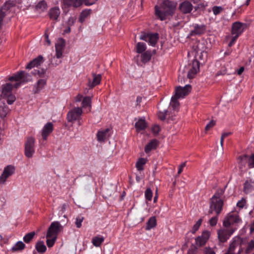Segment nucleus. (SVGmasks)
I'll return each mask as SVG.
<instances>
[{
	"label": "nucleus",
	"mask_w": 254,
	"mask_h": 254,
	"mask_svg": "<svg viewBox=\"0 0 254 254\" xmlns=\"http://www.w3.org/2000/svg\"><path fill=\"white\" fill-rule=\"evenodd\" d=\"M175 8L176 4L174 2L168 0H165L161 5V10L157 5L155 6V14L161 20H164L167 16L174 13Z\"/></svg>",
	"instance_id": "nucleus-1"
},
{
	"label": "nucleus",
	"mask_w": 254,
	"mask_h": 254,
	"mask_svg": "<svg viewBox=\"0 0 254 254\" xmlns=\"http://www.w3.org/2000/svg\"><path fill=\"white\" fill-rule=\"evenodd\" d=\"M8 79L11 81L14 80L15 81H20V82L16 83L14 85V87L18 88L20 85L21 83L29 81L31 80V76L28 73H25L23 71H20L17 72L13 76L9 77Z\"/></svg>",
	"instance_id": "nucleus-2"
},
{
	"label": "nucleus",
	"mask_w": 254,
	"mask_h": 254,
	"mask_svg": "<svg viewBox=\"0 0 254 254\" xmlns=\"http://www.w3.org/2000/svg\"><path fill=\"white\" fill-rule=\"evenodd\" d=\"M223 200H210L209 209L208 211V215H210L214 213L215 214L219 215L223 210Z\"/></svg>",
	"instance_id": "nucleus-3"
},
{
	"label": "nucleus",
	"mask_w": 254,
	"mask_h": 254,
	"mask_svg": "<svg viewBox=\"0 0 254 254\" xmlns=\"http://www.w3.org/2000/svg\"><path fill=\"white\" fill-rule=\"evenodd\" d=\"M243 243V240L239 237L235 238L230 244L227 254H235V251L237 249V254H241L243 252V249L242 248V244Z\"/></svg>",
	"instance_id": "nucleus-4"
},
{
	"label": "nucleus",
	"mask_w": 254,
	"mask_h": 254,
	"mask_svg": "<svg viewBox=\"0 0 254 254\" xmlns=\"http://www.w3.org/2000/svg\"><path fill=\"white\" fill-rule=\"evenodd\" d=\"M241 221V219L238 214L231 212L228 213L225 217L223 224L224 227H231V225L234 223H238Z\"/></svg>",
	"instance_id": "nucleus-5"
},
{
	"label": "nucleus",
	"mask_w": 254,
	"mask_h": 254,
	"mask_svg": "<svg viewBox=\"0 0 254 254\" xmlns=\"http://www.w3.org/2000/svg\"><path fill=\"white\" fill-rule=\"evenodd\" d=\"M63 230V226L58 221H55L51 223L47 233V238L56 236Z\"/></svg>",
	"instance_id": "nucleus-6"
},
{
	"label": "nucleus",
	"mask_w": 254,
	"mask_h": 254,
	"mask_svg": "<svg viewBox=\"0 0 254 254\" xmlns=\"http://www.w3.org/2000/svg\"><path fill=\"white\" fill-rule=\"evenodd\" d=\"M140 39L148 42L151 45L154 46L158 40V34L142 32Z\"/></svg>",
	"instance_id": "nucleus-7"
},
{
	"label": "nucleus",
	"mask_w": 254,
	"mask_h": 254,
	"mask_svg": "<svg viewBox=\"0 0 254 254\" xmlns=\"http://www.w3.org/2000/svg\"><path fill=\"white\" fill-rule=\"evenodd\" d=\"M225 228L218 231V238L222 243L225 242L235 230V228L231 227Z\"/></svg>",
	"instance_id": "nucleus-8"
},
{
	"label": "nucleus",
	"mask_w": 254,
	"mask_h": 254,
	"mask_svg": "<svg viewBox=\"0 0 254 254\" xmlns=\"http://www.w3.org/2000/svg\"><path fill=\"white\" fill-rule=\"evenodd\" d=\"M34 138L32 137H28L25 143V155L27 157H32L35 152Z\"/></svg>",
	"instance_id": "nucleus-9"
},
{
	"label": "nucleus",
	"mask_w": 254,
	"mask_h": 254,
	"mask_svg": "<svg viewBox=\"0 0 254 254\" xmlns=\"http://www.w3.org/2000/svg\"><path fill=\"white\" fill-rule=\"evenodd\" d=\"M210 236V233L208 231H204L201 235L195 239V244L197 247H201L204 246Z\"/></svg>",
	"instance_id": "nucleus-10"
},
{
	"label": "nucleus",
	"mask_w": 254,
	"mask_h": 254,
	"mask_svg": "<svg viewBox=\"0 0 254 254\" xmlns=\"http://www.w3.org/2000/svg\"><path fill=\"white\" fill-rule=\"evenodd\" d=\"M191 87L190 85L187 84L185 87L177 86L175 89V96L178 98H184L190 92Z\"/></svg>",
	"instance_id": "nucleus-11"
},
{
	"label": "nucleus",
	"mask_w": 254,
	"mask_h": 254,
	"mask_svg": "<svg viewBox=\"0 0 254 254\" xmlns=\"http://www.w3.org/2000/svg\"><path fill=\"white\" fill-rule=\"evenodd\" d=\"M82 114V110L81 108L77 107L69 111L67 115L68 122H72L78 120Z\"/></svg>",
	"instance_id": "nucleus-12"
},
{
	"label": "nucleus",
	"mask_w": 254,
	"mask_h": 254,
	"mask_svg": "<svg viewBox=\"0 0 254 254\" xmlns=\"http://www.w3.org/2000/svg\"><path fill=\"white\" fill-rule=\"evenodd\" d=\"M65 46V42L63 38L58 39L57 43L56 44V56L57 58L60 59L63 57V54Z\"/></svg>",
	"instance_id": "nucleus-13"
},
{
	"label": "nucleus",
	"mask_w": 254,
	"mask_h": 254,
	"mask_svg": "<svg viewBox=\"0 0 254 254\" xmlns=\"http://www.w3.org/2000/svg\"><path fill=\"white\" fill-rule=\"evenodd\" d=\"M14 167L11 165H8L4 168L2 174L0 176V184H4L6 179L14 173Z\"/></svg>",
	"instance_id": "nucleus-14"
},
{
	"label": "nucleus",
	"mask_w": 254,
	"mask_h": 254,
	"mask_svg": "<svg viewBox=\"0 0 254 254\" xmlns=\"http://www.w3.org/2000/svg\"><path fill=\"white\" fill-rule=\"evenodd\" d=\"M246 25L240 22L233 23L232 27V34L239 37L243 32Z\"/></svg>",
	"instance_id": "nucleus-15"
},
{
	"label": "nucleus",
	"mask_w": 254,
	"mask_h": 254,
	"mask_svg": "<svg viewBox=\"0 0 254 254\" xmlns=\"http://www.w3.org/2000/svg\"><path fill=\"white\" fill-rule=\"evenodd\" d=\"M199 70V63L197 60H193L192 62V66L191 68L188 71L187 77L189 79H192L194 78L195 75Z\"/></svg>",
	"instance_id": "nucleus-16"
},
{
	"label": "nucleus",
	"mask_w": 254,
	"mask_h": 254,
	"mask_svg": "<svg viewBox=\"0 0 254 254\" xmlns=\"http://www.w3.org/2000/svg\"><path fill=\"white\" fill-rule=\"evenodd\" d=\"M13 6L12 2L7 1L2 5L0 9V26L2 24L3 18L4 17L6 12Z\"/></svg>",
	"instance_id": "nucleus-17"
},
{
	"label": "nucleus",
	"mask_w": 254,
	"mask_h": 254,
	"mask_svg": "<svg viewBox=\"0 0 254 254\" xmlns=\"http://www.w3.org/2000/svg\"><path fill=\"white\" fill-rule=\"evenodd\" d=\"M205 30L206 26L205 25L195 24L194 26V29L190 32L189 36H193L202 35L205 32Z\"/></svg>",
	"instance_id": "nucleus-18"
},
{
	"label": "nucleus",
	"mask_w": 254,
	"mask_h": 254,
	"mask_svg": "<svg viewBox=\"0 0 254 254\" xmlns=\"http://www.w3.org/2000/svg\"><path fill=\"white\" fill-rule=\"evenodd\" d=\"M53 130V125L51 123H47L43 127L42 131V136L44 140H47L48 135Z\"/></svg>",
	"instance_id": "nucleus-19"
},
{
	"label": "nucleus",
	"mask_w": 254,
	"mask_h": 254,
	"mask_svg": "<svg viewBox=\"0 0 254 254\" xmlns=\"http://www.w3.org/2000/svg\"><path fill=\"white\" fill-rule=\"evenodd\" d=\"M93 80H89L88 85L90 88H92L95 86L99 84L101 82L102 76L101 74H96L95 73L92 74Z\"/></svg>",
	"instance_id": "nucleus-20"
},
{
	"label": "nucleus",
	"mask_w": 254,
	"mask_h": 254,
	"mask_svg": "<svg viewBox=\"0 0 254 254\" xmlns=\"http://www.w3.org/2000/svg\"><path fill=\"white\" fill-rule=\"evenodd\" d=\"M179 7L182 12L188 13L192 10L193 6L189 1H186L180 4Z\"/></svg>",
	"instance_id": "nucleus-21"
},
{
	"label": "nucleus",
	"mask_w": 254,
	"mask_h": 254,
	"mask_svg": "<svg viewBox=\"0 0 254 254\" xmlns=\"http://www.w3.org/2000/svg\"><path fill=\"white\" fill-rule=\"evenodd\" d=\"M13 86L11 83H6L2 85V92L1 97L3 98H6L7 95L11 94Z\"/></svg>",
	"instance_id": "nucleus-22"
},
{
	"label": "nucleus",
	"mask_w": 254,
	"mask_h": 254,
	"mask_svg": "<svg viewBox=\"0 0 254 254\" xmlns=\"http://www.w3.org/2000/svg\"><path fill=\"white\" fill-rule=\"evenodd\" d=\"M43 61V58L42 56H39L37 58L31 61L26 66V68L31 69L34 67L38 66L41 64Z\"/></svg>",
	"instance_id": "nucleus-23"
},
{
	"label": "nucleus",
	"mask_w": 254,
	"mask_h": 254,
	"mask_svg": "<svg viewBox=\"0 0 254 254\" xmlns=\"http://www.w3.org/2000/svg\"><path fill=\"white\" fill-rule=\"evenodd\" d=\"M109 128H106L104 130L99 131L97 134L98 140L100 142L104 141L109 136Z\"/></svg>",
	"instance_id": "nucleus-24"
},
{
	"label": "nucleus",
	"mask_w": 254,
	"mask_h": 254,
	"mask_svg": "<svg viewBox=\"0 0 254 254\" xmlns=\"http://www.w3.org/2000/svg\"><path fill=\"white\" fill-rule=\"evenodd\" d=\"M158 144V141L156 139H153L150 141L145 147V152L147 153H149L151 150L156 148Z\"/></svg>",
	"instance_id": "nucleus-25"
},
{
	"label": "nucleus",
	"mask_w": 254,
	"mask_h": 254,
	"mask_svg": "<svg viewBox=\"0 0 254 254\" xmlns=\"http://www.w3.org/2000/svg\"><path fill=\"white\" fill-rule=\"evenodd\" d=\"M147 127V123L144 119H140L135 124V127L137 131L145 129Z\"/></svg>",
	"instance_id": "nucleus-26"
},
{
	"label": "nucleus",
	"mask_w": 254,
	"mask_h": 254,
	"mask_svg": "<svg viewBox=\"0 0 254 254\" xmlns=\"http://www.w3.org/2000/svg\"><path fill=\"white\" fill-rule=\"evenodd\" d=\"M49 14L51 19L57 20L60 14V9L57 7H53L50 10Z\"/></svg>",
	"instance_id": "nucleus-27"
},
{
	"label": "nucleus",
	"mask_w": 254,
	"mask_h": 254,
	"mask_svg": "<svg viewBox=\"0 0 254 254\" xmlns=\"http://www.w3.org/2000/svg\"><path fill=\"white\" fill-rule=\"evenodd\" d=\"M254 184V182H252L251 180L246 181L244 184V192L246 194L251 192L254 189L253 186Z\"/></svg>",
	"instance_id": "nucleus-28"
},
{
	"label": "nucleus",
	"mask_w": 254,
	"mask_h": 254,
	"mask_svg": "<svg viewBox=\"0 0 254 254\" xmlns=\"http://www.w3.org/2000/svg\"><path fill=\"white\" fill-rule=\"evenodd\" d=\"M157 225V222L156 217L155 216L151 217L148 220L146 226V230H149L153 228H154Z\"/></svg>",
	"instance_id": "nucleus-29"
},
{
	"label": "nucleus",
	"mask_w": 254,
	"mask_h": 254,
	"mask_svg": "<svg viewBox=\"0 0 254 254\" xmlns=\"http://www.w3.org/2000/svg\"><path fill=\"white\" fill-rule=\"evenodd\" d=\"M159 109V111L158 113V117L160 120L164 121L166 119L168 112L167 109L165 108H163L162 106H160Z\"/></svg>",
	"instance_id": "nucleus-30"
},
{
	"label": "nucleus",
	"mask_w": 254,
	"mask_h": 254,
	"mask_svg": "<svg viewBox=\"0 0 254 254\" xmlns=\"http://www.w3.org/2000/svg\"><path fill=\"white\" fill-rule=\"evenodd\" d=\"M224 189H218L213 195V196L210 199V200H223L221 198V196H222L224 193Z\"/></svg>",
	"instance_id": "nucleus-31"
},
{
	"label": "nucleus",
	"mask_w": 254,
	"mask_h": 254,
	"mask_svg": "<svg viewBox=\"0 0 254 254\" xmlns=\"http://www.w3.org/2000/svg\"><path fill=\"white\" fill-rule=\"evenodd\" d=\"M25 248V245L21 241L17 242L14 246L11 248L13 252L21 251Z\"/></svg>",
	"instance_id": "nucleus-32"
},
{
	"label": "nucleus",
	"mask_w": 254,
	"mask_h": 254,
	"mask_svg": "<svg viewBox=\"0 0 254 254\" xmlns=\"http://www.w3.org/2000/svg\"><path fill=\"white\" fill-rule=\"evenodd\" d=\"M35 248L39 253H44L47 250L43 241L38 242L36 244Z\"/></svg>",
	"instance_id": "nucleus-33"
},
{
	"label": "nucleus",
	"mask_w": 254,
	"mask_h": 254,
	"mask_svg": "<svg viewBox=\"0 0 254 254\" xmlns=\"http://www.w3.org/2000/svg\"><path fill=\"white\" fill-rule=\"evenodd\" d=\"M46 80L44 79H41L38 81L36 84L35 85L36 90H34L35 93H38L46 85Z\"/></svg>",
	"instance_id": "nucleus-34"
},
{
	"label": "nucleus",
	"mask_w": 254,
	"mask_h": 254,
	"mask_svg": "<svg viewBox=\"0 0 254 254\" xmlns=\"http://www.w3.org/2000/svg\"><path fill=\"white\" fill-rule=\"evenodd\" d=\"M179 99V98H178L175 95H174L171 98L170 106L174 110L177 109L180 106V103L178 101Z\"/></svg>",
	"instance_id": "nucleus-35"
},
{
	"label": "nucleus",
	"mask_w": 254,
	"mask_h": 254,
	"mask_svg": "<svg viewBox=\"0 0 254 254\" xmlns=\"http://www.w3.org/2000/svg\"><path fill=\"white\" fill-rule=\"evenodd\" d=\"M9 112V110L5 103H3L2 105L0 106V117L4 118Z\"/></svg>",
	"instance_id": "nucleus-36"
},
{
	"label": "nucleus",
	"mask_w": 254,
	"mask_h": 254,
	"mask_svg": "<svg viewBox=\"0 0 254 254\" xmlns=\"http://www.w3.org/2000/svg\"><path fill=\"white\" fill-rule=\"evenodd\" d=\"M147 159L145 158H140L136 163V167L138 171L143 170V166L146 163Z\"/></svg>",
	"instance_id": "nucleus-37"
},
{
	"label": "nucleus",
	"mask_w": 254,
	"mask_h": 254,
	"mask_svg": "<svg viewBox=\"0 0 254 254\" xmlns=\"http://www.w3.org/2000/svg\"><path fill=\"white\" fill-rule=\"evenodd\" d=\"M91 9H85L83 10L80 15L79 20L80 22H83L85 19L91 14Z\"/></svg>",
	"instance_id": "nucleus-38"
},
{
	"label": "nucleus",
	"mask_w": 254,
	"mask_h": 254,
	"mask_svg": "<svg viewBox=\"0 0 254 254\" xmlns=\"http://www.w3.org/2000/svg\"><path fill=\"white\" fill-rule=\"evenodd\" d=\"M151 58V54L149 51H146L141 55V62L144 64L149 62Z\"/></svg>",
	"instance_id": "nucleus-39"
},
{
	"label": "nucleus",
	"mask_w": 254,
	"mask_h": 254,
	"mask_svg": "<svg viewBox=\"0 0 254 254\" xmlns=\"http://www.w3.org/2000/svg\"><path fill=\"white\" fill-rule=\"evenodd\" d=\"M47 7V4L45 0L40 1L35 6L37 10L43 11Z\"/></svg>",
	"instance_id": "nucleus-40"
},
{
	"label": "nucleus",
	"mask_w": 254,
	"mask_h": 254,
	"mask_svg": "<svg viewBox=\"0 0 254 254\" xmlns=\"http://www.w3.org/2000/svg\"><path fill=\"white\" fill-rule=\"evenodd\" d=\"M35 235V232L34 231L27 234L23 237L24 242L27 244L29 243L32 241V240L33 239Z\"/></svg>",
	"instance_id": "nucleus-41"
},
{
	"label": "nucleus",
	"mask_w": 254,
	"mask_h": 254,
	"mask_svg": "<svg viewBox=\"0 0 254 254\" xmlns=\"http://www.w3.org/2000/svg\"><path fill=\"white\" fill-rule=\"evenodd\" d=\"M136 52L138 53H142L146 49V45L144 43L139 42L136 46Z\"/></svg>",
	"instance_id": "nucleus-42"
},
{
	"label": "nucleus",
	"mask_w": 254,
	"mask_h": 254,
	"mask_svg": "<svg viewBox=\"0 0 254 254\" xmlns=\"http://www.w3.org/2000/svg\"><path fill=\"white\" fill-rule=\"evenodd\" d=\"M104 238L101 237H95L92 239V243L95 247H99L104 241Z\"/></svg>",
	"instance_id": "nucleus-43"
},
{
	"label": "nucleus",
	"mask_w": 254,
	"mask_h": 254,
	"mask_svg": "<svg viewBox=\"0 0 254 254\" xmlns=\"http://www.w3.org/2000/svg\"><path fill=\"white\" fill-rule=\"evenodd\" d=\"M254 249V240H251L247 245V248L245 250V253L249 254L251 253Z\"/></svg>",
	"instance_id": "nucleus-44"
},
{
	"label": "nucleus",
	"mask_w": 254,
	"mask_h": 254,
	"mask_svg": "<svg viewBox=\"0 0 254 254\" xmlns=\"http://www.w3.org/2000/svg\"><path fill=\"white\" fill-rule=\"evenodd\" d=\"M46 243L49 248H51L54 245L55 241L56 240L57 237L56 236L53 237H49V238H47Z\"/></svg>",
	"instance_id": "nucleus-45"
},
{
	"label": "nucleus",
	"mask_w": 254,
	"mask_h": 254,
	"mask_svg": "<svg viewBox=\"0 0 254 254\" xmlns=\"http://www.w3.org/2000/svg\"><path fill=\"white\" fill-rule=\"evenodd\" d=\"M91 104V98L90 97H85L82 103V107L85 108L86 107H90Z\"/></svg>",
	"instance_id": "nucleus-46"
},
{
	"label": "nucleus",
	"mask_w": 254,
	"mask_h": 254,
	"mask_svg": "<svg viewBox=\"0 0 254 254\" xmlns=\"http://www.w3.org/2000/svg\"><path fill=\"white\" fill-rule=\"evenodd\" d=\"M152 195L153 193L151 190L150 188H147L145 191V198L147 200L150 201L152 199Z\"/></svg>",
	"instance_id": "nucleus-47"
},
{
	"label": "nucleus",
	"mask_w": 254,
	"mask_h": 254,
	"mask_svg": "<svg viewBox=\"0 0 254 254\" xmlns=\"http://www.w3.org/2000/svg\"><path fill=\"white\" fill-rule=\"evenodd\" d=\"M218 215H217L215 214V215L211 217L209 220V224L211 226H214L217 224V221H218Z\"/></svg>",
	"instance_id": "nucleus-48"
},
{
	"label": "nucleus",
	"mask_w": 254,
	"mask_h": 254,
	"mask_svg": "<svg viewBox=\"0 0 254 254\" xmlns=\"http://www.w3.org/2000/svg\"><path fill=\"white\" fill-rule=\"evenodd\" d=\"M202 221V219H199L195 223V224L193 225V228H192V233H195L196 232V231H197V230L198 229L199 227H200V226L201 224Z\"/></svg>",
	"instance_id": "nucleus-49"
},
{
	"label": "nucleus",
	"mask_w": 254,
	"mask_h": 254,
	"mask_svg": "<svg viewBox=\"0 0 254 254\" xmlns=\"http://www.w3.org/2000/svg\"><path fill=\"white\" fill-rule=\"evenodd\" d=\"M223 8L221 6H214L212 7V10L214 15H216L223 11Z\"/></svg>",
	"instance_id": "nucleus-50"
},
{
	"label": "nucleus",
	"mask_w": 254,
	"mask_h": 254,
	"mask_svg": "<svg viewBox=\"0 0 254 254\" xmlns=\"http://www.w3.org/2000/svg\"><path fill=\"white\" fill-rule=\"evenodd\" d=\"M6 98H7V103L9 105H11L13 104L16 99L15 96L12 94H10L9 95H7L6 96Z\"/></svg>",
	"instance_id": "nucleus-51"
},
{
	"label": "nucleus",
	"mask_w": 254,
	"mask_h": 254,
	"mask_svg": "<svg viewBox=\"0 0 254 254\" xmlns=\"http://www.w3.org/2000/svg\"><path fill=\"white\" fill-rule=\"evenodd\" d=\"M84 217L82 216H78L76 218L75 225L77 228H79L81 226V223L84 220Z\"/></svg>",
	"instance_id": "nucleus-52"
},
{
	"label": "nucleus",
	"mask_w": 254,
	"mask_h": 254,
	"mask_svg": "<svg viewBox=\"0 0 254 254\" xmlns=\"http://www.w3.org/2000/svg\"><path fill=\"white\" fill-rule=\"evenodd\" d=\"M203 254H216L214 249L210 247H205L203 250Z\"/></svg>",
	"instance_id": "nucleus-53"
},
{
	"label": "nucleus",
	"mask_w": 254,
	"mask_h": 254,
	"mask_svg": "<svg viewBox=\"0 0 254 254\" xmlns=\"http://www.w3.org/2000/svg\"><path fill=\"white\" fill-rule=\"evenodd\" d=\"M231 133H232L231 132H223L222 134V135H221V137L220 138V145H221V146L222 148H223V142H224V138L225 137H227L228 136L231 135Z\"/></svg>",
	"instance_id": "nucleus-54"
},
{
	"label": "nucleus",
	"mask_w": 254,
	"mask_h": 254,
	"mask_svg": "<svg viewBox=\"0 0 254 254\" xmlns=\"http://www.w3.org/2000/svg\"><path fill=\"white\" fill-rule=\"evenodd\" d=\"M83 0H72L71 6L74 7H78L82 4Z\"/></svg>",
	"instance_id": "nucleus-55"
},
{
	"label": "nucleus",
	"mask_w": 254,
	"mask_h": 254,
	"mask_svg": "<svg viewBox=\"0 0 254 254\" xmlns=\"http://www.w3.org/2000/svg\"><path fill=\"white\" fill-rule=\"evenodd\" d=\"M216 122L214 120H211L205 127V131L207 132L210 128L213 127L215 125Z\"/></svg>",
	"instance_id": "nucleus-56"
},
{
	"label": "nucleus",
	"mask_w": 254,
	"mask_h": 254,
	"mask_svg": "<svg viewBox=\"0 0 254 254\" xmlns=\"http://www.w3.org/2000/svg\"><path fill=\"white\" fill-rule=\"evenodd\" d=\"M76 20V18L75 17H70L67 22V24L68 26L70 27L71 26L73 25Z\"/></svg>",
	"instance_id": "nucleus-57"
},
{
	"label": "nucleus",
	"mask_w": 254,
	"mask_h": 254,
	"mask_svg": "<svg viewBox=\"0 0 254 254\" xmlns=\"http://www.w3.org/2000/svg\"><path fill=\"white\" fill-rule=\"evenodd\" d=\"M46 70L42 69L41 70H36L35 72H33L34 75H38L39 77H42L45 73Z\"/></svg>",
	"instance_id": "nucleus-58"
},
{
	"label": "nucleus",
	"mask_w": 254,
	"mask_h": 254,
	"mask_svg": "<svg viewBox=\"0 0 254 254\" xmlns=\"http://www.w3.org/2000/svg\"><path fill=\"white\" fill-rule=\"evenodd\" d=\"M246 200L244 198H242L237 202V206L240 208H243L246 204Z\"/></svg>",
	"instance_id": "nucleus-59"
},
{
	"label": "nucleus",
	"mask_w": 254,
	"mask_h": 254,
	"mask_svg": "<svg viewBox=\"0 0 254 254\" xmlns=\"http://www.w3.org/2000/svg\"><path fill=\"white\" fill-rule=\"evenodd\" d=\"M249 165L250 168L254 167V154L252 155L249 159Z\"/></svg>",
	"instance_id": "nucleus-60"
},
{
	"label": "nucleus",
	"mask_w": 254,
	"mask_h": 254,
	"mask_svg": "<svg viewBox=\"0 0 254 254\" xmlns=\"http://www.w3.org/2000/svg\"><path fill=\"white\" fill-rule=\"evenodd\" d=\"M152 132L155 134H157L160 131V127L158 125H155L152 127Z\"/></svg>",
	"instance_id": "nucleus-61"
},
{
	"label": "nucleus",
	"mask_w": 254,
	"mask_h": 254,
	"mask_svg": "<svg viewBox=\"0 0 254 254\" xmlns=\"http://www.w3.org/2000/svg\"><path fill=\"white\" fill-rule=\"evenodd\" d=\"M227 72V69L225 67H224L223 68L222 70H220L218 71L216 74V76H219L221 75H225L226 73Z\"/></svg>",
	"instance_id": "nucleus-62"
},
{
	"label": "nucleus",
	"mask_w": 254,
	"mask_h": 254,
	"mask_svg": "<svg viewBox=\"0 0 254 254\" xmlns=\"http://www.w3.org/2000/svg\"><path fill=\"white\" fill-rule=\"evenodd\" d=\"M72 0H63V2L65 6H71Z\"/></svg>",
	"instance_id": "nucleus-63"
},
{
	"label": "nucleus",
	"mask_w": 254,
	"mask_h": 254,
	"mask_svg": "<svg viewBox=\"0 0 254 254\" xmlns=\"http://www.w3.org/2000/svg\"><path fill=\"white\" fill-rule=\"evenodd\" d=\"M97 0H84V3L85 5H90L94 4Z\"/></svg>",
	"instance_id": "nucleus-64"
}]
</instances>
